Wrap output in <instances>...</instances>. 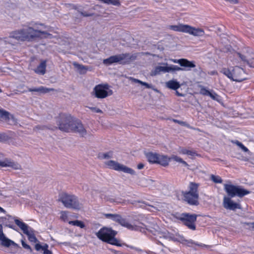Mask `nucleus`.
<instances>
[{
    "instance_id": "11",
    "label": "nucleus",
    "mask_w": 254,
    "mask_h": 254,
    "mask_svg": "<svg viewBox=\"0 0 254 254\" xmlns=\"http://www.w3.org/2000/svg\"><path fill=\"white\" fill-rule=\"evenodd\" d=\"M164 237L167 239L171 240L175 242H179L190 247H191L194 244V242L191 240H186L182 236H181L178 233L173 234L168 233L166 234Z\"/></svg>"
},
{
    "instance_id": "32",
    "label": "nucleus",
    "mask_w": 254,
    "mask_h": 254,
    "mask_svg": "<svg viewBox=\"0 0 254 254\" xmlns=\"http://www.w3.org/2000/svg\"><path fill=\"white\" fill-rule=\"evenodd\" d=\"M118 63L117 55L113 56L103 60V64L107 65Z\"/></svg>"
},
{
    "instance_id": "43",
    "label": "nucleus",
    "mask_w": 254,
    "mask_h": 254,
    "mask_svg": "<svg viewBox=\"0 0 254 254\" xmlns=\"http://www.w3.org/2000/svg\"><path fill=\"white\" fill-rule=\"evenodd\" d=\"M9 139L8 136L4 132H0V142H3Z\"/></svg>"
},
{
    "instance_id": "25",
    "label": "nucleus",
    "mask_w": 254,
    "mask_h": 254,
    "mask_svg": "<svg viewBox=\"0 0 254 254\" xmlns=\"http://www.w3.org/2000/svg\"><path fill=\"white\" fill-rule=\"evenodd\" d=\"M178 152L181 154L188 155L190 156V158H192L196 155L195 151L191 150H189L183 147H179L178 148Z\"/></svg>"
},
{
    "instance_id": "55",
    "label": "nucleus",
    "mask_w": 254,
    "mask_h": 254,
    "mask_svg": "<svg viewBox=\"0 0 254 254\" xmlns=\"http://www.w3.org/2000/svg\"><path fill=\"white\" fill-rule=\"evenodd\" d=\"M249 227L253 230H254V222L248 224Z\"/></svg>"
},
{
    "instance_id": "14",
    "label": "nucleus",
    "mask_w": 254,
    "mask_h": 254,
    "mask_svg": "<svg viewBox=\"0 0 254 254\" xmlns=\"http://www.w3.org/2000/svg\"><path fill=\"white\" fill-rule=\"evenodd\" d=\"M235 56L239 57L242 61L246 63L250 67H254V53L247 52L245 55L236 53Z\"/></svg>"
},
{
    "instance_id": "20",
    "label": "nucleus",
    "mask_w": 254,
    "mask_h": 254,
    "mask_svg": "<svg viewBox=\"0 0 254 254\" xmlns=\"http://www.w3.org/2000/svg\"><path fill=\"white\" fill-rule=\"evenodd\" d=\"M104 216L106 218L110 219L117 222L124 227L126 219L123 218L121 215L117 214L106 213L104 214Z\"/></svg>"
},
{
    "instance_id": "12",
    "label": "nucleus",
    "mask_w": 254,
    "mask_h": 254,
    "mask_svg": "<svg viewBox=\"0 0 254 254\" xmlns=\"http://www.w3.org/2000/svg\"><path fill=\"white\" fill-rule=\"evenodd\" d=\"M196 217L197 215L195 214L183 213L181 215L180 219L190 229L194 230L195 229L194 222L196 220Z\"/></svg>"
},
{
    "instance_id": "57",
    "label": "nucleus",
    "mask_w": 254,
    "mask_h": 254,
    "mask_svg": "<svg viewBox=\"0 0 254 254\" xmlns=\"http://www.w3.org/2000/svg\"><path fill=\"white\" fill-rule=\"evenodd\" d=\"M190 34L192 35L193 36H199L200 35L199 34V33H189Z\"/></svg>"
},
{
    "instance_id": "30",
    "label": "nucleus",
    "mask_w": 254,
    "mask_h": 254,
    "mask_svg": "<svg viewBox=\"0 0 254 254\" xmlns=\"http://www.w3.org/2000/svg\"><path fill=\"white\" fill-rule=\"evenodd\" d=\"M54 90L52 88H47L43 86H41L39 88H29L28 91L30 92H38L40 93H46L50 92V91Z\"/></svg>"
},
{
    "instance_id": "23",
    "label": "nucleus",
    "mask_w": 254,
    "mask_h": 254,
    "mask_svg": "<svg viewBox=\"0 0 254 254\" xmlns=\"http://www.w3.org/2000/svg\"><path fill=\"white\" fill-rule=\"evenodd\" d=\"M173 61L174 63L179 64L181 66H183L189 67H194L195 66L193 62H190L185 59H180L178 61L176 60H174Z\"/></svg>"
},
{
    "instance_id": "4",
    "label": "nucleus",
    "mask_w": 254,
    "mask_h": 254,
    "mask_svg": "<svg viewBox=\"0 0 254 254\" xmlns=\"http://www.w3.org/2000/svg\"><path fill=\"white\" fill-rule=\"evenodd\" d=\"M60 200L62 201L64 206L66 208L75 209H79L80 208V205L78 199L74 195L62 193L60 195Z\"/></svg>"
},
{
    "instance_id": "17",
    "label": "nucleus",
    "mask_w": 254,
    "mask_h": 254,
    "mask_svg": "<svg viewBox=\"0 0 254 254\" xmlns=\"http://www.w3.org/2000/svg\"><path fill=\"white\" fill-rule=\"evenodd\" d=\"M118 63L123 64H128L136 58V55L128 53L122 54L117 55Z\"/></svg>"
},
{
    "instance_id": "3",
    "label": "nucleus",
    "mask_w": 254,
    "mask_h": 254,
    "mask_svg": "<svg viewBox=\"0 0 254 254\" xmlns=\"http://www.w3.org/2000/svg\"><path fill=\"white\" fill-rule=\"evenodd\" d=\"M221 72L236 82H241L246 79L244 69L238 66H235L232 71L228 68H223Z\"/></svg>"
},
{
    "instance_id": "56",
    "label": "nucleus",
    "mask_w": 254,
    "mask_h": 254,
    "mask_svg": "<svg viewBox=\"0 0 254 254\" xmlns=\"http://www.w3.org/2000/svg\"><path fill=\"white\" fill-rule=\"evenodd\" d=\"M149 208H147L148 209H149L150 211H154V209H156V208L153 206L148 205V206Z\"/></svg>"
},
{
    "instance_id": "37",
    "label": "nucleus",
    "mask_w": 254,
    "mask_h": 254,
    "mask_svg": "<svg viewBox=\"0 0 254 254\" xmlns=\"http://www.w3.org/2000/svg\"><path fill=\"white\" fill-rule=\"evenodd\" d=\"M68 223L73 226H76L80 227V228H83L85 227L84 223L79 220L70 221L68 222Z\"/></svg>"
},
{
    "instance_id": "5",
    "label": "nucleus",
    "mask_w": 254,
    "mask_h": 254,
    "mask_svg": "<svg viewBox=\"0 0 254 254\" xmlns=\"http://www.w3.org/2000/svg\"><path fill=\"white\" fill-rule=\"evenodd\" d=\"M198 185L194 183L190 184V190L184 194L185 200L188 203L191 205H197L198 199V193L197 191Z\"/></svg>"
},
{
    "instance_id": "52",
    "label": "nucleus",
    "mask_w": 254,
    "mask_h": 254,
    "mask_svg": "<svg viewBox=\"0 0 254 254\" xmlns=\"http://www.w3.org/2000/svg\"><path fill=\"white\" fill-rule=\"evenodd\" d=\"M89 109H90L92 111L97 113H102V110L100 109L97 108L96 107H88Z\"/></svg>"
},
{
    "instance_id": "62",
    "label": "nucleus",
    "mask_w": 254,
    "mask_h": 254,
    "mask_svg": "<svg viewBox=\"0 0 254 254\" xmlns=\"http://www.w3.org/2000/svg\"><path fill=\"white\" fill-rule=\"evenodd\" d=\"M83 189L84 190H87V187L86 186H83Z\"/></svg>"
},
{
    "instance_id": "48",
    "label": "nucleus",
    "mask_w": 254,
    "mask_h": 254,
    "mask_svg": "<svg viewBox=\"0 0 254 254\" xmlns=\"http://www.w3.org/2000/svg\"><path fill=\"white\" fill-rule=\"evenodd\" d=\"M173 121H174V122L178 123V124H179L181 126H185L188 127H190V125L189 124H188L186 122L177 120H173Z\"/></svg>"
},
{
    "instance_id": "64",
    "label": "nucleus",
    "mask_w": 254,
    "mask_h": 254,
    "mask_svg": "<svg viewBox=\"0 0 254 254\" xmlns=\"http://www.w3.org/2000/svg\"><path fill=\"white\" fill-rule=\"evenodd\" d=\"M9 42H12V43H16V41H12V40H10Z\"/></svg>"
},
{
    "instance_id": "9",
    "label": "nucleus",
    "mask_w": 254,
    "mask_h": 254,
    "mask_svg": "<svg viewBox=\"0 0 254 254\" xmlns=\"http://www.w3.org/2000/svg\"><path fill=\"white\" fill-rule=\"evenodd\" d=\"M105 164L110 169L119 172H123L125 173L129 174L132 175H135V172L130 168H129L122 164L114 161L110 160L105 162Z\"/></svg>"
},
{
    "instance_id": "34",
    "label": "nucleus",
    "mask_w": 254,
    "mask_h": 254,
    "mask_svg": "<svg viewBox=\"0 0 254 254\" xmlns=\"http://www.w3.org/2000/svg\"><path fill=\"white\" fill-rule=\"evenodd\" d=\"M225 30V27L222 25H218L216 26H211L207 30L210 31H224Z\"/></svg>"
},
{
    "instance_id": "42",
    "label": "nucleus",
    "mask_w": 254,
    "mask_h": 254,
    "mask_svg": "<svg viewBox=\"0 0 254 254\" xmlns=\"http://www.w3.org/2000/svg\"><path fill=\"white\" fill-rule=\"evenodd\" d=\"M210 179L213 182L215 183H221L222 182L221 178L218 176L211 175L210 176Z\"/></svg>"
},
{
    "instance_id": "45",
    "label": "nucleus",
    "mask_w": 254,
    "mask_h": 254,
    "mask_svg": "<svg viewBox=\"0 0 254 254\" xmlns=\"http://www.w3.org/2000/svg\"><path fill=\"white\" fill-rule=\"evenodd\" d=\"M8 112L2 110H0V119L4 120V119H6V118H8Z\"/></svg>"
},
{
    "instance_id": "38",
    "label": "nucleus",
    "mask_w": 254,
    "mask_h": 254,
    "mask_svg": "<svg viewBox=\"0 0 254 254\" xmlns=\"http://www.w3.org/2000/svg\"><path fill=\"white\" fill-rule=\"evenodd\" d=\"M104 3L108 4H112L114 5H119L120 4L119 0H99Z\"/></svg>"
},
{
    "instance_id": "58",
    "label": "nucleus",
    "mask_w": 254,
    "mask_h": 254,
    "mask_svg": "<svg viewBox=\"0 0 254 254\" xmlns=\"http://www.w3.org/2000/svg\"><path fill=\"white\" fill-rule=\"evenodd\" d=\"M226 1H230L232 3H238L237 0H225Z\"/></svg>"
},
{
    "instance_id": "16",
    "label": "nucleus",
    "mask_w": 254,
    "mask_h": 254,
    "mask_svg": "<svg viewBox=\"0 0 254 254\" xmlns=\"http://www.w3.org/2000/svg\"><path fill=\"white\" fill-rule=\"evenodd\" d=\"M0 241L1 242V245L5 247L12 246L15 248H19V246L14 242L5 237L3 232L2 226L1 225H0Z\"/></svg>"
},
{
    "instance_id": "21",
    "label": "nucleus",
    "mask_w": 254,
    "mask_h": 254,
    "mask_svg": "<svg viewBox=\"0 0 254 254\" xmlns=\"http://www.w3.org/2000/svg\"><path fill=\"white\" fill-rule=\"evenodd\" d=\"M46 29V27L42 24H34L32 26L29 27L28 29H25L20 32H43V30Z\"/></svg>"
},
{
    "instance_id": "63",
    "label": "nucleus",
    "mask_w": 254,
    "mask_h": 254,
    "mask_svg": "<svg viewBox=\"0 0 254 254\" xmlns=\"http://www.w3.org/2000/svg\"><path fill=\"white\" fill-rule=\"evenodd\" d=\"M238 62L237 61H234L233 63V64H237Z\"/></svg>"
},
{
    "instance_id": "28",
    "label": "nucleus",
    "mask_w": 254,
    "mask_h": 254,
    "mask_svg": "<svg viewBox=\"0 0 254 254\" xmlns=\"http://www.w3.org/2000/svg\"><path fill=\"white\" fill-rule=\"evenodd\" d=\"M27 33H14L15 35L10 36L9 38L15 40L17 41H25L27 40V38L25 36V35L27 34Z\"/></svg>"
},
{
    "instance_id": "26",
    "label": "nucleus",
    "mask_w": 254,
    "mask_h": 254,
    "mask_svg": "<svg viewBox=\"0 0 254 254\" xmlns=\"http://www.w3.org/2000/svg\"><path fill=\"white\" fill-rule=\"evenodd\" d=\"M166 86L171 89L176 90L180 87V83L175 80H170L166 83Z\"/></svg>"
},
{
    "instance_id": "35",
    "label": "nucleus",
    "mask_w": 254,
    "mask_h": 254,
    "mask_svg": "<svg viewBox=\"0 0 254 254\" xmlns=\"http://www.w3.org/2000/svg\"><path fill=\"white\" fill-rule=\"evenodd\" d=\"M4 121L10 125H15L17 123V120L14 118L13 115L8 113V118H6Z\"/></svg>"
},
{
    "instance_id": "50",
    "label": "nucleus",
    "mask_w": 254,
    "mask_h": 254,
    "mask_svg": "<svg viewBox=\"0 0 254 254\" xmlns=\"http://www.w3.org/2000/svg\"><path fill=\"white\" fill-rule=\"evenodd\" d=\"M80 14L81 15H82L84 17L92 16L94 15V14L93 13L87 12V11L80 12Z\"/></svg>"
},
{
    "instance_id": "51",
    "label": "nucleus",
    "mask_w": 254,
    "mask_h": 254,
    "mask_svg": "<svg viewBox=\"0 0 254 254\" xmlns=\"http://www.w3.org/2000/svg\"><path fill=\"white\" fill-rule=\"evenodd\" d=\"M21 244L22 247L27 250H29L30 252L32 251V249L29 245H27L23 240H21Z\"/></svg>"
},
{
    "instance_id": "59",
    "label": "nucleus",
    "mask_w": 254,
    "mask_h": 254,
    "mask_svg": "<svg viewBox=\"0 0 254 254\" xmlns=\"http://www.w3.org/2000/svg\"><path fill=\"white\" fill-rule=\"evenodd\" d=\"M176 94L178 96H181H181H184V95L183 94L179 93L178 91H176Z\"/></svg>"
},
{
    "instance_id": "1",
    "label": "nucleus",
    "mask_w": 254,
    "mask_h": 254,
    "mask_svg": "<svg viewBox=\"0 0 254 254\" xmlns=\"http://www.w3.org/2000/svg\"><path fill=\"white\" fill-rule=\"evenodd\" d=\"M56 123L59 128L64 131H72L81 136L87 134V131L81 122L68 114H60L56 118Z\"/></svg>"
},
{
    "instance_id": "8",
    "label": "nucleus",
    "mask_w": 254,
    "mask_h": 254,
    "mask_svg": "<svg viewBox=\"0 0 254 254\" xmlns=\"http://www.w3.org/2000/svg\"><path fill=\"white\" fill-rule=\"evenodd\" d=\"M224 190L231 197L236 195L241 197L250 193L249 191L231 184H225Z\"/></svg>"
},
{
    "instance_id": "46",
    "label": "nucleus",
    "mask_w": 254,
    "mask_h": 254,
    "mask_svg": "<svg viewBox=\"0 0 254 254\" xmlns=\"http://www.w3.org/2000/svg\"><path fill=\"white\" fill-rule=\"evenodd\" d=\"M28 240L32 242L36 243L37 241V239L34 234V231L31 233L29 236H27Z\"/></svg>"
},
{
    "instance_id": "60",
    "label": "nucleus",
    "mask_w": 254,
    "mask_h": 254,
    "mask_svg": "<svg viewBox=\"0 0 254 254\" xmlns=\"http://www.w3.org/2000/svg\"><path fill=\"white\" fill-rule=\"evenodd\" d=\"M0 212H5V211L1 207H0Z\"/></svg>"
},
{
    "instance_id": "54",
    "label": "nucleus",
    "mask_w": 254,
    "mask_h": 254,
    "mask_svg": "<svg viewBox=\"0 0 254 254\" xmlns=\"http://www.w3.org/2000/svg\"><path fill=\"white\" fill-rule=\"evenodd\" d=\"M144 167V164L142 163L138 164L137 165V168L138 169H142Z\"/></svg>"
},
{
    "instance_id": "7",
    "label": "nucleus",
    "mask_w": 254,
    "mask_h": 254,
    "mask_svg": "<svg viewBox=\"0 0 254 254\" xmlns=\"http://www.w3.org/2000/svg\"><path fill=\"white\" fill-rule=\"evenodd\" d=\"M113 94V91L107 84H98L94 87L93 95L97 98H105Z\"/></svg>"
},
{
    "instance_id": "10",
    "label": "nucleus",
    "mask_w": 254,
    "mask_h": 254,
    "mask_svg": "<svg viewBox=\"0 0 254 254\" xmlns=\"http://www.w3.org/2000/svg\"><path fill=\"white\" fill-rule=\"evenodd\" d=\"M166 30L178 32H204L206 29L199 27H194L189 25L179 23L175 25H168Z\"/></svg>"
},
{
    "instance_id": "15",
    "label": "nucleus",
    "mask_w": 254,
    "mask_h": 254,
    "mask_svg": "<svg viewBox=\"0 0 254 254\" xmlns=\"http://www.w3.org/2000/svg\"><path fill=\"white\" fill-rule=\"evenodd\" d=\"M223 206L225 209L233 211L242 208L240 203L234 202L231 198L226 196L223 197Z\"/></svg>"
},
{
    "instance_id": "6",
    "label": "nucleus",
    "mask_w": 254,
    "mask_h": 254,
    "mask_svg": "<svg viewBox=\"0 0 254 254\" xmlns=\"http://www.w3.org/2000/svg\"><path fill=\"white\" fill-rule=\"evenodd\" d=\"M125 227H126L130 230L139 231L142 232H144L145 230L153 232L151 230V227L145 225L142 222H140L137 218H132L127 221L126 220Z\"/></svg>"
},
{
    "instance_id": "18",
    "label": "nucleus",
    "mask_w": 254,
    "mask_h": 254,
    "mask_svg": "<svg viewBox=\"0 0 254 254\" xmlns=\"http://www.w3.org/2000/svg\"><path fill=\"white\" fill-rule=\"evenodd\" d=\"M0 166L2 167H11L15 170L21 169V166L19 164L7 158L3 160H0Z\"/></svg>"
},
{
    "instance_id": "36",
    "label": "nucleus",
    "mask_w": 254,
    "mask_h": 254,
    "mask_svg": "<svg viewBox=\"0 0 254 254\" xmlns=\"http://www.w3.org/2000/svg\"><path fill=\"white\" fill-rule=\"evenodd\" d=\"M73 65L81 73H84L86 71L87 68L86 66L83 65L77 64V63H73Z\"/></svg>"
},
{
    "instance_id": "53",
    "label": "nucleus",
    "mask_w": 254,
    "mask_h": 254,
    "mask_svg": "<svg viewBox=\"0 0 254 254\" xmlns=\"http://www.w3.org/2000/svg\"><path fill=\"white\" fill-rule=\"evenodd\" d=\"M43 251V254H52V252L51 251L49 250L48 249L46 250H44Z\"/></svg>"
},
{
    "instance_id": "40",
    "label": "nucleus",
    "mask_w": 254,
    "mask_h": 254,
    "mask_svg": "<svg viewBox=\"0 0 254 254\" xmlns=\"http://www.w3.org/2000/svg\"><path fill=\"white\" fill-rule=\"evenodd\" d=\"M36 251H39L40 250L42 251L48 249L49 246L47 244H45L43 246L41 245L40 244H36L35 246Z\"/></svg>"
},
{
    "instance_id": "33",
    "label": "nucleus",
    "mask_w": 254,
    "mask_h": 254,
    "mask_svg": "<svg viewBox=\"0 0 254 254\" xmlns=\"http://www.w3.org/2000/svg\"><path fill=\"white\" fill-rule=\"evenodd\" d=\"M113 153L112 151H109L106 153H102L99 154L98 157L101 160L108 159L113 157Z\"/></svg>"
},
{
    "instance_id": "19",
    "label": "nucleus",
    "mask_w": 254,
    "mask_h": 254,
    "mask_svg": "<svg viewBox=\"0 0 254 254\" xmlns=\"http://www.w3.org/2000/svg\"><path fill=\"white\" fill-rule=\"evenodd\" d=\"M14 222L27 236L33 231V230L30 228L26 224L19 219H15Z\"/></svg>"
},
{
    "instance_id": "44",
    "label": "nucleus",
    "mask_w": 254,
    "mask_h": 254,
    "mask_svg": "<svg viewBox=\"0 0 254 254\" xmlns=\"http://www.w3.org/2000/svg\"><path fill=\"white\" fill-rule=\"evenodd\" d=\"M234 143L238 146L243 151L249 152L248 149L239 141H235Z\"/></svg>"
},
{
    "instance_id": "31",
    "label": "nucleus",
    "mask_w": 254,
    "mask_h": 254,
    "mask_svg": "<svg viewBox=\"0 0 254 254\" xmlns=\"http://www.w3.org/2000/svg\"><path fill=\"white\" fill-rule=\"evenodd\" d=\"M171 160H173L176 162L181 163L183 165V166L185 167H189L188 164L184 161L182 158L180 157L179 156L175 155H173L171 156Z\"/></svg>"
},
{
    "instance_id": "22",
    "label": "nucleus",
    "mask_w": 254,
    "mask_h": 254,
    "mask_svg": "<svg viewBox=\"0 0 254 254\" xmlns=\"http://www.w3.org/2000/svg\"><path fill=\"white\" fill-rule=\"evenodd\" d=\"M158 159L156 163L159 164L163 166L166 167L169 165V162L171 160V157H169L167 155H158Z\"/></svg>"
},
{
    "instance_id": "41",
    "label": "nucleus",
    "mask_w": 254,
    "mask_h": 254,
    "mask_svg": "<svg viewBox=\"0 0 254 254\" xmlns=\"http://www.w3.org/2000/svg\"><path fill=\"white\" fill-rule=\"evenodd\" d=\"M213 100L219 102L220 101V96L214 92L211 91L209 95Z\"/></svg>"
},
{
    "instance_id": "2",
    "label": "nucleus",
    "mask_w": 254,
    "mask_h": 254,
    "mask_svg": "<svg viewBox=\"0 0 254 254\" xmlns=\"http://www.w3.org/2000/svg\"><path fill=\"white\" fill-rule=\"evenodd\" d=\"M117 232L111 228L104 227L96 233V236L101 240L110 244L121 246L119 241L115 238Z\"/></svg>"
},
{
    "instance_id": "13",
    "label": "nucleus",
    "mask_w": 254,
    "mask_h": 254,
    "mask_svg": "<svg viewBox=\"0 0 254 254\" xmlns=\"http://www.w3.org/2000/svg\"><path fill=\"white\" fill-rule=\"evenodd\" d=\"M162 64L163 65V66L158 65L155 68L153 71L154 75L160 74L161 72H169L170 71H179L181 69L180 67L177 65H172L171 66H168L167 63H163Z\"/></svg>"
},
{
    "instance_id": "49",
    "label": "nucleus",
    "mask_w": 254,
    "mask_h": 254,
    "mask_svg": "<svg viewBox=\"0 0 254 254\" xmlns=\"http://www.w3.org/2000/svg\"><path fill=\"white\" fill-rule=\"evenodd\" d=\"M67 213L66 211H62L61 212V219L63 221H66L67 219Z\"/></svg>"
},
{
    "instance_id": "39",
    "label": "nucleus",
    "mask_w": 254,
    "mask_h": 254,
    "mask_svg": "<svg viewBox=\"0 0 254 254\" xmlns=\"http://www.w3.org/2000/svg\"><path fill=\"white\" fill-rule=\"evenodd\" d=\"M130 80H131L132 81L135 83H138L142 85L145 86L147 88H151L152 87V85L151 84H149L148 83L145 82H143L139 79L133 78H130Z\"/></svg>"
},
{
    "instance_id": "29",
    "label": "nucleus",
    "mask_w": 254,
    "mask_h": 254,
    "mask_svg": "<svg viewBox=\"0 0 254 254\" xmlns=\"http://www.w3.org/2000/svg\"><path fill=\"white\" fill-rule=\"evenodd\" d=\"M154 182L153 180L149 178H143L139 181V185L143 187H147L151 185Z\"/></svg>"
},
{
    "instance_id": "24",
    "label": "nucleus",
    "mask_w": 254,
    "mask_h": 254,
    "mask_svg": "<svg viewBox=\"0 0 254 254\" xmlns=\"http://www.w3.org/2000/svg\"><path fill=\"white\" fill-rule=\"evenodd\" d=\"M159 154L153 152H147L145 153V156L147 160L151 163H156L158 159Z\"/></svg>"
},
{
    "instance_id": "61",
    "label": "nucleus",
    "mask_w": 254,
    "mask_h": 254,
    "mask_svg": "<svg viewBox=\"0 0 254 254\" xmlns=\"http://www.w3.org/2000/svg\"><path fill=\"white\" fill-rule=\"evenodd\" d=\"M154 229L156 230L158 228V226L156 225H154L153 227H152Z\"/></svg>"
},
{
    "instance_id": "47",
    "label": "nucleus",
    "mask_w": 254,
    "mask_h": 254,
    "mask_svg": "<svg viewBox=\"0 0 254 254\" xmlns=\"http://www.w3.org/2000/svg\"><path fill=\"white\" fill-rule=\"evenodd\" d=\"M210 92L203 87H201L200 90V93L203 95L209 96Z\"/></svg>"
},
{
    "instance_id": "27",
    "label": "nucleus",
    "mask_w": 254,
    "mask_h": 254,
    "mask_svg": "<svg viewBox=\"0 0 254 254\" xmlns=\"http://www.w3.org/2000/svg\"><path fill=\"white\" fill-rule=\"evenodd\" d=\"M46 67V61H42L40 64L38 66L36 69H35V72L37 73L43 75L45 73Z\"/></svg>"
}]
</instances>
